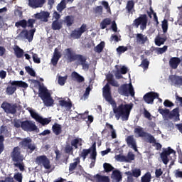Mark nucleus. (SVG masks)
<instances>
[{
  "label": "nucleus",
  "instance_id": "f8f14e48",
  "mask_svg": "<svg viewBox=\"0 0 182 182\" xmlns=\"http://www.w3.org/2000/svg\"><path fill=\"white\" fill-rule=\"evenodd\" d=\"M1 109L4 110L6 113L10 114H15L16 113V109H18V104H11L9 102H3L1 105Z\"/></svg>",
  "mask_w": 182,
  "mask_h": 182
},
{
  "label": "nucleus",
  "instance_id": "774afa93",
  "mask_svg": "<svg viewBox=\"0 0 182 182\" xmlns=\"http://www.w3.org/2000/svg\"><path fill=\"white\" fill-rule=\"evenodd\" d=\"M115 77L116 79H123V75H122V73L119 70L116 71Z\"/></svg>",
  "mask_w": 182,
  "mask_h": 182
},
{
  "label": "nucleus",
  "instance_id": "e433bc0d",
  "mask_svg": "<svg viewBox=\"0 0 182 182\" xmlns=\"http://www.w3.org/2000/svg\"><path fill=\"white\" fill-rule=\"evenodd\" d=\"M166 37L161 38L160 36H157L155 38V45H156V46H161V45H164V42H166Z\"/></svg>",
  "mask_w": 182,
  "mask_h": 182
},
{
  "label": "nucleus",
  "instance_id": "39448f33",
  "mask_svg": "<svg viewBox=\"0 0 182 182\" xmlns=\"http://www.w3.org/2000/svg\"><path fill=\"white\" fill-rule=\"evenodd\" d=\"M117 92L121 96H126L127 97L132 96V97H134V88H133L132 83L122 85L118 88Z\"/></svg>",
  "mask_w": 182,
  "mask_h": 182
},
{
  "label": "nucleus",
  "instance_id": "423d86ee",
  "mask_svg": "<svg viewBox=\"0 0 182 182\" xmlns=\"http://www.w3.org/2000/svg\"><path fill=\"white\" fill-rule=\"evenodd\" d=\"M134 133L138 134V137H146L147 143H156V138L151 134L144 132L143 127L140 126L134 128Z\"/></svg>",
  "mask_w": 182,
  "mask_h": 182
},
{
  "label": "nucleus",
  "instance_id": "864d4df0",
  "mask_svg": "<svg viewBox=\"0 0 182 182\" xmlns=\"http://www.w3.org/2000/svg\"><path fill=\"white\" fill-rule=\"evenodd\" d=\"M126 163H130V161H133V160H134V154L129 152L126 156Z\"/></svg>",
  "mask_w": 182,
  "mask_h": 182
},
{
  "label": "nucleus",
  "instance_id": "37998d69",
  "mask_svg": "<svg viewBox=\"0 0 182 182\" xmlns=\"http://www.w3.org/2000/svg\"><path fill=\"white\" fill-rule=\"evenodd\" d=\"M158 112L160 113V114H162V116H164L165 117H168V114H170V109H163L159 107L158 109Z\"/></svg>",
  "mask_w": 182,
  "mask_h": 182
},
{
  "label": "nucleus",
  "instance_id": "603ef678",
  "mask_svg": "<svg viewBox=\"0 0 182 182\" xmlns=\"http://www.w3.org/2000/svg\"><path fill=\"white\" fill-rule=\"evenodd\" d=\"M14 180H16V181L22 182L23 176H22L21 173L18 172V173H16L14 174Z\"/></svg>",
  "mask_w": 182,
  "mask_h": 182
},
{
  "label": "nucleus",
  "instance_id": "052dcab7",
  "mask_svg": "<svg viewBox=\"0 0 182 182\" xmlns=\"http://www.w3.org/2000/svg\"><path fill=\"white\" fill-rule=\"evenodd\" d=\"M95 14H98L99 15H102L103 14V7L102 6H98L95 9Z\"/></svg>",
  "mask_w": 182,
  "mask_h": 182
},
{
  "label": "nucleus",
  "instance_id": "9b49d317",
  "mask_svg": "<svg viewBox=\"0 0 182 182\" xmlns=\"http://www.w3.org/2000/svg\"><path fill=\"white\" fill-rule=\"evenodd\" d=\"M170 154H172V160H174L176 159V151H174L173 149H171L170 147H168L167 150L164 151L161 154V159L164 164H168V161H170L168 159V156H170Z\"/></svg>",
  "mask_w": 182,
  "mask_h": 182
},
{
  "label": "nucleus",
  "instance_id": "dca6fc26",
  "mask_svg": "<svg viewBox=\"0 0 182 182\" xmlns=\"http://www.w3.org/2000/svg\"><path fill=\"white\" fill-rule=\"evenodd\" d=\"M69 60L70 62H75V60H79L80 65H83V63H86L87 59L85 57L80 54H73L72 53V49L69 48Z\"/></svg>",
  "mask_w": 182,
  "mask_h": 182
},
{
  "label": "nucleus",
  "instance_id": "ea45409f",
  "mask_svg": "<svg viewBox=\"0 0 182 182\" xmlns=\"http://www.w3.org/2000/svg\"><path fill=\"white\" fill-rule=\"evenodd\" d=\"M75 161V162L70 164V168H69L70 172L73 171V170H75V168L77 167V164L80 163V159L79 157L76 158Z\"/></svg>",
  "mask_w": 182,
  "mask_h": 182
},
{
  "label": "nucleus",
  "instance_id": "7c9ffc66",
  "mask_svg": "<svg viewBox=\"0 0 182 182\" xmlns=\"http://www.w3.org/2000/svg\"><path fill=\"white\" fill-rule=\"evenodd\" d=\"M97 156V152L95 151V145L93 146V151L90 154V159L92 160L90 167L92 168V167L96 164V157Z\"/></svg>",
  "mask_w": 182,
  "mask_h": 182
},
{
  "label": "nucleus",
  "instance_id": "680f3d73",
  "mask_svg": "<svg viewBox=\"0 0 182 182\" xmlns=\"http://www.w3.org/2000/svg\"><path fill=\"white\" fill-rule=\"evenodd\" d=\"M35 24V19L29 18L27 21L28 28H33V25Z\"/></svg>",
  "mask_w": 182,
  "mask_h": 182
},
{
  "label": "nucleus",
  "instance_id": "e2e57ef3",
  "mask_svg": "<svg viewBox=\"0 0 182 182\" xmlns=\"http://www.w3.org/2000/svg\"><path fill=\"white\" fill-rule=\"evenodd\" d=\"M167 48H168L167 46H164L163 48H159L157 50L158 53H160L161 55L164 53V52L167 50Z\"/></svg>",
  "mask_w": 182,
  "mask_h": 182
},
{
  "label": "nucleus",
  "instance_id": "79ce46f5",
  "mask_svg": "<svg viewBox=\"0 0 182 182\" xmlns=\"http://www.w3.org/2000/svg\"><path fill=\"white\" fill-rule=\"evenodd\" d=\"M15 26H16V28H19V26H21V28H26V26H28V21H26V20L25 19L20 20L16 22Z\"/></svg>",
  "mask_w": 182,
  "mask_h": 182
},
{
  "label": "nucleus",
  "instance_id": "a19ab883",
  "mask_svg": "<svg viewBox=\"0 0 182 182\" xmlns=\"http://www.w3.org/2000/svg\"><path fill=\"white\" fill-rule=\"evenodd\" d=\"M151 173L146 172L141 178V182H151Z\"/></svg>",
  "mask_w": 182,
  "mask_h": 182
},
{
  "label": "nucleus",
  "instance_id": "c03bdc74",
  "mask_svg": "<svg viewBox=\"0 0 182 182\" xmlns=\"http://www.w3.org/2000/svg\"><path fill=\"white\" fill-rule=\"evenodd\" d=\"M136 39L139 42H141V43H146V42L147 41V36L141 33H138L136 35Z\"/></svg>",
  "mask_w": 182,
  "mask_h": 182
},
{
  "label": "nucleus",
  "instance_id": "9d476101",
  "mask_svg": "<svg viewBox=\"0 0 182 182\" xmlns=\"http://www.w3.org/2000/svg\"><path fill=\"white\" fill-rule=\"evenodd\" d=\"M20 146H22L23 149L26 150H30V153H33L36 150V145L35 144H32V139L30 137L24 138L19 143Z\"/></svg>",
  "mask_w": 182,
  "mask_h": 182
},
{
  "label": "nucleus",
  "instance_id": "4d7b16f0",
  "mask_svg": "<svg viewBox=\"0 0 182 182\" xmlns=\"http://www.w3.org/2000/svg\"><path fill=\"white\" fill-rule=\"evenodd\" d=\"M32 55H33V60L34 63H38V64L41 63V58L38 57V54L32 53Z\"/></svg>",
  "mask_w": 182,
  "mask_h": 182
},
{
  "label": "nucleus",
  "instance_id": "0eeeda50",
  "mask_svg": "<svg viewBox=\"0 0 182 182\" xmlns=\"http://www.w3.org/2000/svg\"><path fill=\"white\" fill-rule=\"evenodd\" d=\"M147 22H149L147 14H140L139 17L134 20L133 26L136 28L140 26V29L144 31L147 28Z\"/></svg>",
  "mask_w": 182,
  "mask_h": 182
},
{
  "label": "nucleus",
  "instance_id": "7ed1b4c3",
  "mask_svg": "<svg viewBox=\"0 0 182 182\" xmlns=\"http://www.w3.org/2000/svg\"><path fill=\"white\" fill-rule=\"evenodd\" d=\"M38 92V96L43 100L45 106H46L47 107H50V106L53 105V102L55 101L53 100L52 97H50V93L49 92L48 89L45 87L39 85Z\"/></svg>",
  "mask_w": 182,
  "mask_h": 182
},
{
  "label": "nucleus",
  "instance_id": "69168bd1",
  "mask_svg": "<svg viewBox=\"0 0 182 182\" xmlns=\"http://www.w3.org/2000/svg\"><path fill=\"white\" fill-rule=\"evenodd\" d=\"M14 127H16V129H19L21 127L22 129V121H16L14 122Z\"/></svg>",
  "mask_w": 182,
  "mask_h": 182
},
{
  "label": "nucleus",
  "instance_id": "a18cd8bd",
  "mask_svg": "<svg viewBox=\"0 0 182 182\" xmlns=\"http://www.w3.org/2000/svg\"><path fill=\"white\" fill-rule=\"evenodd\" d=\"M26 71L30 76H32L33 77H35L36 76V73L35 72V70L30 66H26L25 67Z\"/></svg>",
  "mask_w": 182,
  "mask_h": 182
},
{
  "label": "nucleus",
  "instance_id": "4468645a",
  "mask_svg": "<svg viewBox=\"0 0 182 182\" xmlns=\"http://www.w3.org/2000/svg\"><path fill=\"white\" fill-rule=\"evenodd\" d=\"M35 32H36V28L31 29L28 31L24 29L18 34V36L21 38V39H28V42H32Z\"/></svg>",
  "mask_w": 182,
  "mask_h": 182
},
{
  "label": "nucleus",
  "instance_id": "cd10ccee",
  "mask_svg": "<svg viewBox=\"0 0 182 182\" xmlns=\"http://www.w3.org/2000/svg\"><path fill=\"white\" fill-rule=\"evenodd\" d=\"M71 78L73 79V80H75L78 83H82V82H85V77H83V76L80 75L79 73H76V71H73L72 73Z\"/></svg>",
  "mask_w": 182,
  "mask_h": 182
},
{
  "label": "nucleus",
  "instance_id": "f3484780",
  "mask_svg": "<svg viewBox=\"0 0 182 182\" xmlns=\"http://www.w3.org/2000/svg\"><path fill=\"white\" fill-rule=\"evenodd\" d=\"M159 93L154 92H149L145 94L143 97V100L147 105H153L154 103V99H159Z\"/></svg>",
  "mask_w": 182,
  "mask_h": 182
},
{
  "label": "nucleus",
  "instance_id": "a878e982",
  "mask_svg": "<svg viewBox=\"0 0 182 182\" xmlns=\"http://www.w3.org/2000/svg\"><path fill=\"white\" fill-rule=\"evenodd\" d=\"M50 14L48 11H43L41 13H37L35 15L36 19H41L43 22H48V18H49Z\"/></svg>",
  "mask_w": 182,
  "mask_h": 182
},
{
  "label": "nucleus",
  "instance_id": "c756f323",
  "mask_svg": "<svg viewBox=\"0 0 182 182\" xmlns=\"http://www.w3.org/2000/svg\"><path fill=\"white\" fill-rule=\"evenodd\" d=\"M170 80L172 82V83H174V85H176L177 86L182 85V77L180 76L171 75L170 77Z\"/></svg>",
  "mask_w": 182,
  "mask_h": 182
},
{
  "label": "nucleus",
  "instance_id": "72a5a7b5",
  "mask_svg": "<svg viewBox=\"0 0 182 182\" xmlns=\"http://www.w3.org/2000/svg\"><path fill=\"white\" fill-rule=\"evenodd\" d=\"M94 178H96L97 182H110L109 176H102L99 173L94 176Z\"/></svg>",
  "mask_w": 182,
  "mask_h": 182
},
{
  "label": "nucleus",
  "instance_id": "ddd939ff",
  "mask_svg": "<svg viewBox=\"0 0 182 182\" xmlns=\"http://www.w3.org/2000/svg\"><path fill=\"white\" fill-rule=\"evenodd\" d=\"M22 130L24 132H36V130H39L35 122L31 120L22 121Z\"/></svg>",
  "mask_w": 182,
  "mask_h": 182
},
{
  "label": "nucleus",
  "instance_id": "1a4fd4ad",
  "mask_svg": "<svg viewBox=\"0 0 182 182\" xmlns=\"http://www.w3.org/2000/svg\"><path fill=\"white\" fill-rule=\"evenodd\" d=\"M36 163L38 166H43L46 170H49L52 166L50 165V160L48 159L46 155H41L36 158Z\"/></svg>",
  "mask_w": 182,
  "mask_h": 182
},
{
  "label": "nucleus",
  "instance_id": "5701e85b",
  "mask_svg": "<svg viewBox=\"0 0 182 182\" xmlns=\"http://www.w3.org/2000/svg\"><path fill=\"white\" fill-rule=\"evenodd\" d=\"M60 58H62V54L59 52L58 48H55L51 58V63L53 66H56V65H58V62H59Z\"/></svg>",
  "mask_w": 182,
  "mask_h": 182
},
{
  "label": "nucleus",
  "instance_id": "aec40b11",
  "mask_svg": "<svg viewBox=\"0 0 182 182\" xmlns=\"http://www.w3.org/2000/svg\"><path fill=\"white\" fill-rule=\"evenodd\" d=\"M168 119L173 120V122L180 121V112L178 111V108H175L171 112L169 111Z\"/></svg>",
  "mask_w": 182,
  "mask_h": 182
},
{
  "label": "nucleus",
  "instance_id": "6e6552de",
  "mask_svg": "<svg viewBox=\"0 0 182 182\" xmlns=\"http://www.w3.org/2000/svg\"><path fill=\"white\" fill-rule=\"evenodd\" d=\"M27 110L29 112L32 119H35L36 122H38L43 126H46V124H49V122H51V120L48 118L41 117L39 114L34 112L31 107L27 108Z\"/></svg>",
  "mask_w": 182,
  "mask_h": 182
},
{
  "label": "nucleus",
  "instance_id": "4c0bfd02",
  "mask_svg": "<svg viewBox=\"0 0 182 182\" xmlns=\"http://www.w3.org/2000/svg\"><path fill=\"white\" fill-rule=\"evenodd\" d=\"M110 23H112V20L110 18H107L103 19L100 23L101 29H106V28H107V26L110 25Z\"/></svg>",
  "mask_w": 182,
  "mask_h": 182
},
{
  "label": "nucleus",
  "instance_id": "a211bd4d",
  "mask_svg": "<svg viewBox=\"0 0 182 182\" xmlns=\"http://www.w3.org/2000/svg\"><path fill=\"white\" fill-rule=\"evenodd\" d=\"M63 22L66 23L67 26H69V16H67L65 19L63 21H60L59 20L53 21L51 24V29H53V31H60L63 28Z\"/></svg>",
  "mask_w": 182,
  "mask_h": 182
},
{
  "label": "nucleus",
  "instance_id": "09e8293b",
  "mask_svg": "<svg viewBox=\"0 0 182 182\" xmlns=\"http://www.w3.org/2000/svg\"><path fill=\"white\" fill-rule=\"evenodd\" d=\"M65 8H66V3L65 2L64 0H63L60 1V4H58L57 11H58V12H62V11L65 9Z\"/></svg>",
  "mask_w": 182,
  "mask_h": 182
},
{
  "label": "nucleus",
  "instance_id": "58836bf2",
  "mask_svg": "<svg viewBox=\"0 0 182 182\" xmlns=\"http://www.w3.org/2000/svg\"><path fill=\"white\" fill-rule=\"evenodd\" d=\"M103 49H105V42L102 41L94 48V51L97 52V53H102V52H103Z\"/></svg>",
  "mask_w": 182,
  "mask_h": 182
},
{
  "label": "nucleus",
  "instance_id": "4be33fe9",
  "mask_svg": "<svg viewBox=\"0 0 182 182\" xmlns=\"http://www.w3.org/2000/svg\"><path fill=\"white\" fill-rule=\"evenodd\" d=\"M126 142L129 147L133 149L134 151H137V144L136 143V139H134L133 135L128 136L126 139Z\"/></svg>",
  "mask_w": 182,
  "mask_h": 182
},
{
  "label": "nucleus",
  "instance_id": "20e7f679",
  "mask_svg": "<svg viewBox=\"0 0 182 182\" xmlns=\"http://www.w3.org/2000/svg\"><path fill=\"white\" fill-rule=\"evenodd\" d=\"M9 85L6 88V93L9 96H12L15 92H16L17 87H23V89H26L28 87V83L21 80V81H9Z\"/></svg>",
  "mask_w": 182,
  "mask_h": 182
},
{
  "label": "nucleus",
  "instance_id": "3c124183",
  "mask_svg": "<svg viewBox=\"0 0 182 182\" xmlns=\"http://www.w3.org/2000/svg\"><path fill=\"white\" fill-rule=\"evenodd\" d=\"M68 80V75H65L64 77L59 76L58 77V84H60V86L65 85V83L66 82V80Z\"/></svg>",
  "mask_w": 182,
  "mask_h": 182
},
{
  "label": "nucleus",
  "instance_id": "2eb2a0df",
  "mask_svg": "<svg viewBox=\"0 0 182 182\" xmlns=\"http://www.w3.org/2000/svg\"><path fill=\"white\" fill-rule=\"evenodd\" d=\"M87 30V26H86V24H82L80 28L73 31L70 33V36L73 39H80L82 35H83Z\"/></svg>",
  "mask_w": 182,
  "mask_h": 182
},
{
  "label": "nucleus",
  "instance_id": "5fc2aeb1",
  "mask_svg": "<svg viewBox=\"0 0 182 182\" xmlns=\"http://www.w3.org/2000/svg\"><path fill=\"white\" fill-rule=\"evenodd\" d=\"M115 159L117 161H121V162H125L126 163V156L122 155V154H118L115 156Z\"/></svg>",
  "mask_w": 182,
  "mask_h": 182
},
{
  "label": "nucleus",
  "instance_id": "f704fd0d",
  "mask_svg": "<svg viewBox=\"0 0 182 182\" xmlns=\"http://www.w3.org/2000/svg\"><path fill=\"white\" fill-rule=\"evenodd\" d=\"M126 9L128 14H133V11H134V1L133 0H129L127 1Z\"/></svg>",
  "mask_w": 182,
  "mask_h": 182
},
{
  "label": "nucleus",
  "instance_id": "6e6d98bb",
  "mask_svg": "<svg viewBox=\"0 0 182 182\" xmlns=\"http://www.w3.org/2000/svg\"><path fill=\"white\" fill-rule=\"evenodd\" d=\"M127 50H129V48L123 46H119L117 48V52H118V53H124V52H127Z\"/></svg>",
  "mask_w": 182,
  "mask_h": 182
},
{
  "label": "nucleus",
  "instance_id": "b1692460",
  "mask_svg": "<svg viewBox=\"0 0 182 182\" xmlns=\"http://www.w3.org/2000/svg\"><path fill=\"white\" fill-rule=\"evenodd\" d=\"M95 147V151H96V142H94L88 149H82V152L80 154V156L82 157L83 160H86V157L90 154V153H93V146Z\"/></svg>",
  "mask_w": 182,
  "mask_h": 182
},
{
  "label": "nucleus",
  "instance_id": "49530a36",
  "mask_svg": "<svg viewBox=\"0 0 182 182\" xmlns=\"http://www.w3.org/2000/svg\"><path fill=\"white\" fill-rule=\"evenodd\" d=\"M104 170L106 173H110V171H113L114 168L110 164L105 163L103 164Z\"/></svg>",
  "mask_w": 182,
  "mask_h": 182
},
{
  "label": "nucleus",
  "instance_id": "c85d7f7f",
  "mask_svg": "<svg viewBox=\"0 0 182 182\" xmlns=\"http://www.w3.org/2000/svg\"><path fill=\"white\" fill-rule=\"evenodd\" d=\"M111 178L112 180H115L116 182H120L122 181V173L119 170H114L112 171V174L111 176Z\"/></svg>",
  "mask_w": 182,
  "mask_h": 182
},
{
  "label": "nucleus",
  "instance_id": "338daca9",
  "mask_svg": "<svg viewBox=\"0 0 182 182\" xmlns=\"http://www.w3.org/2000/svg\"><path fill=\"white\" fill-rule=\"evenodd\" d=\"M128 69L126 66L123 65L121 68L119 72H121L122 75H126L127 73Z\"/></svg>",
  "mask_w": 182,
  "mask_h": 182
},
{
  "label": "nucleus",
  "instance_id": "412c9836",
  "mask_svg": "<svg viewBox=\"0 0 182 182\" xmlns=\"http://www.w3.org/2000/svg\"><path fill=\"white\" fill-rule=\"evenodd\" d=\"M82 138H76L71 141V146H69V154H73V147L74 149H78L79 146H82Z\"/></svg>",
  "mask_w": 182,
  "mask_h": 182
},
{
  "label": "nucleus",
  "instance_id": "6ab92c4d",
  "mask_svg": "<svg viewBox=\"0 0 182 182\" xmlns=\"http://www.w3.org/2000/svg\"><path fill=\"white\" fill-rule=\"evenodd\" d=\"M46 0H28V6L33 9L42 8L45 5Z\"/></svg>",
  "mask_w": 182,
  "mask_h": 182
},
{
  "label": "nucleus",
  "instance_id": "2f4dec72",
  "mask_svg": "<svg viewBox=\"0 0 182 182\" xmlns=\"http://www.w3.org/2000/svg\"><path fill=\"white\" fill-rule=\"evenodd\" d=\"M141 63L139 65L141 68H144V70H147L149 69V65H150V61L147 58H144V55H141Z\"/></svg>",
  "mask_w": 182,
  "mask_h": 182
},
{
  "label": "nucleus",
  "instance_id": "c9c22d12",
  "mask_svg": "<svg viewBox=\"0 0 182 182\" xmlns=\"http://www.w3.org/2000/svg\"><path fill=\"white\" fill-rule=\"evenodd\" d=\"M14 53L16 58L21 59V58H23V54L25 53V52L22 48H19V46H16L14 49Z\"/></svg>",
  "mask_w": 182,
  "mask_h": 182
},
{
  "label": "nucleus",
  "instance_id": "0e129e2a",
  "mask_svg": "<svg viewBox=\"0 0 182 182\" xmlns=\"http://www.w3.org/2000/svg\"><path fill=\"white\" fill-rule=\"evenodd\" d=\"M53 19H55V21H59V19H60V14H59V13H58L57 11H55L53 14Z\"/></svg>",
  "mask_w": 182,
  "mask_h": 182
},
{
  "label": "nucleus",
  "instance_id": "bf43d9fd",
  "mask_svg": "<svg viewBox=\"0 0 182 182\" xmlns=\"http://www.w3.org/2000/svg\"><path fill=\"white\" fill-rule=\"evenodd\" d=\"M155 176H156V178H160V177H161V176H163V171L161 170V168L156 169Z\"/></svg>",
  "mask_w": 182,
  "mask_h": 182
},
{
  "label": "nucleus",
  "instance_id": "bb28decb",
  "mask_svg": "<svg viewBox=\"0 0 182 182\" xmlns=\"http://www.w3.org/2000/svg\"><path fill=\"white\" fill-rule=\"evenodd\" d=\"M126 176H132L136 178H139L141 176V170L140 168H134L132 171H129L125 172Z\"/></svg>",
  "mask_w": 182,
  "mask_h": 182
},
{
  "label": "nucleus",
  "instance_id": "473e14b6",
  "mask_svg": "<svg viewBox=\"0 0 182 182\" xmlns=\"http://www.w3.org/2000/svg\"><path fill=\"white\" fill-rule=\"evenodd\" d=\"M52 130L55 136H59L62 133V127H60V124L55 123L52 127Z\"/></svg>",
  "mask_w": 182,
  "mask_h": 182
},
{
  "label": "nucleus",
  "instance_id": "de8ad7c7",
  "mask_svg": "<svg viewBox=\"0 0 182 182\" xmlns=\"http://www.w3.org/2000/svg\"><path fill=\"white\" fill-rule=\"evenodd\" d=\"M4 141H5V138L4 136L0 135V155L4 153V150H5V145L4 144Z\"/></svg>",
  "mask_w": 182,
  "mask_h": 182
},
{
  "label": "nucleus",
  "instance_id": "8fccbe9b",
  "mask_svg": "<svg viewBox=\"0 0 182 182\" xmlns=\"http://www.w3.org/2000/svg\"><path fill=\"white\" fill-rule=\"evenodd\" d=\"M162 30L164 33H166L168 30V21L166 19L162 21Z\"/></svg>",
  "mask_w": 182,
  "mask_h": 182
},
{
  "label": "nucleus",
  "instance_id": "13d9d810",
  "mask_svg": "<svg viewBox=\"0 0 182 182\" xmlns=\"http://www.w3.org/2000/svg\"><path fill=\"white\" fill-rule=\"evenodd\" d=\"M164 106H165V107H173V106H174V104L170 100H166L164 102Z\"/></svg>",
  "mask_w": 182,
  "mask_h": 182
},
{
  "label": "nucleus",
  "instance_id": "393cba45",
  "mask_svg": "<svg viewBox=\"0 0 182 182\" xmlns=\"http://www.w3.org/2000/svg\"><path fill=\"white\" fill-rule=\"evenodd\" d=\"M180 63H181V60L178 57H172L169 60V66H171L172 69H177Z\"/></svg>",
  "mask_w": 182,
  "mask_h": 182
},
{
  "label": "nucleus",
  "instance_id": "f03ea898",
  "mask_svg": "<svg viewBox=\"0 0 182 182\" xmlns=\"http://www.w3.org/2000/svg\"><path fill=\"white\" fill-rule=\"evenodd\" d=\"M11 157L12 159V161L14 163L15 167H18L20 171H25V165L22 161H23V156L21 154V148L19 146H16L14 148Z\"/></svg>",
  "mask_w": 182,
  "mask_h": 182
},
{
  "label": "nucleus",
  "instance_id": "f257e3e1",
  "mask_svg": "<svg viewBox=\"0 0 182 182\" xmlns=\"http://www.w3.org/2000/svg\"><path fill=\"white\" fill-rule=\"evenodd\" d=\"M107 81L108 83L102 88V96L106 102L109 103L112 107L113 111L109 112L110 118L112 119L114 116L117 120H120L121 119L122 122H127L129 117H130L132 109H133V103H121L117 107V103H116V101L112 96V89L109 85L114 86V87H119V82L114 80L113 74H108L107 75Z\"/></svg>",
  "mask_w": 182,
  "mask_h": 182
}]
</instances>
